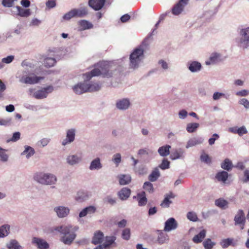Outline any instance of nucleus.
<instances>
[{"label": "nucleus", "mask_w": 249, "mask_h": 249, "mask_svg": "<svg viewBox=\"0 0 249 249\" xmlns=\"http://www.w3.org/2000/svg\"><path fill=\"white\" fill-rule=\"evenodd\" d=\"M233 240L232 238L224 239L221 240L220 245L223 249H226L231 245L234 246L235 244L232 243Z\"/></svg>", "instance_id": "obj_38"}, {"label": "nucleus", "mask_w": 249, "mask_h": 249, "mask_svg": "<svg viewBox=\"0 0 249 249\" xmlns=\"http://www.w3.org/2000/svg\"><path fill=\"white\" fill-rule=\"evenodd\" d=\"M143 188L150 193H152L154 192L153 184L149 181H146L144 183Z\"/></svg>", "instance_id": "obj_48"}, {"label": "nucleus", "mask_w": 249, "mask_h": 249, "mask_svg": "<svg viewBox=\"0 0 249 249\" xmlns=\"http://www.w3.org/2000/svg\"><path fill=\"white\" fill-rule=\"evenodd\" d=\"M171 146L169 145L161 146L158 149V152L160 156H168L170 154Z\"/></svg>", "instance_id": "obj_34"}, {"label": "nucleus", "mask_w": 249, "mask_h": 249, "mask_svg": "<svg viewBox=\"0 0 249 249\" xmlns=\"http://www.w3.org/2000/svg\"><path fill=\"white\" fill-rule=\"evenodd\" d=\"M17 10V15L22 17H28L31 14L29 9H24L19 6L16 7Z\"/></svg>", "instance_id": "obj_28"}, {"label": "nucleus", "mask_w": 249, "mask_h": 249, "mask_svg": "<svg viewBox=\"0 0 249 249\" xmlns=\"http://www.w3.org/2000/svg\"><path fill=\"white\" fill-rule=\"evenodd\" d=\"M104 237V235L102 232L97 231L94 234L91 242L94 245L100 244L103 241Z\"/></svg>", "instance_id": "obj_21"}, {"label": "nucleus", "mask_w": 249, "mask_h": 249, "mask_svg": "<svg viewBox=\"0 0 249 249\" xmlns=\"http://www.w3.org/2000/svg\"><path fill=\"white\" fill-rule=\"evenodd\" d=\"M53 89L52 86H49L36 91L34 93V97L37 99H43L47 96L48 93L52 92Z\"/></svg>", "instance_id": "obj_7"}, {"label": "nucleus", "mask_w": 249, "mask_h": 249, "mask_svg": "<svg viewBox=\"0 0 249 249\" xmlns=\"http://www.w3.org/2000/svg\"><path fill=\"white\" fill-rule=\"evenodd\" d=\"M228 177L229 174L227 171H221L216 173L215 178L218 181L225 184L228 180Z\"/></svg>", "instance_id": "obj_16"}, {"label": "nucleus", "mask_w": 249, "mask_h": 249, "mask_svg": "<svg viewBox=\"0 0 249 249\" xmlns=\"http://www.w3.org/2000/svg\"><path fill=\"white\" fill-rule=\"evenodd\" d=\"M229 202L223 198H219L215 201V205L219 208L225 210L228 208Z\"/></svg>", "instance_id": "obj_31"}, {"label": "nucleus", "mask_w": 249, "mask_h": 249, "mask_svg": "<svg viewBox=\"0 0 249 249\" xmlns=\"http://www.w3.org/2000/svg\"><path fill=\"white\" fill-rule=\"evenodd\" d=\"M160 174L158 168H155L148 176V179L151 182L156 181L160 177Z\"/></svg>", "instance_id": "obj_30"}, {"label": "nucleus", "mask_w": 249, "mask_h": 249, "mask_svg": "<svg viewBox=\"0 0 249 249\" xmlns=\"http://www.w3.org/2000/svg\"><path fill=\"white\" fill-rule=\"evenodd\" d=\"M88 14V10L86 7H81L79 9L74 8L65 14L63 16V18L66 20H69L72 18L75 17H83Z\"/></svg>", "instance_id": "obj_5"}, {"label": "nucleus", "mask_w": 249, "mask_h": 249, "mask_svg": "<svg viewBox=\"0 0 249 249\" xmlns=\"http://www.w3.org/2000/svg\"><path fill=\"white\" fill-rule=\"evenodd\" d=\"M104 201L105 203L110 205H114L116 203V199L112 197L111 196H107L104 198Z\"/></svg>", "instance_id": "obj_52"}, {"label": "nucleus", "mask_w": 249, "mask_h": 249, "mask_svg": "<svg viewBox=\"0 0 249 249\" xmlns=\"http://www.w3.org/2000/svg\"><path fill=\"white\" fill-rule=\"evenodd\" d=\"M122 237L125 240H128L130 239V230L129 228H125L123 231Z\"/></svg>", "instance_id": "obj_50"}, {"label": "nucleus", "mask_w": 249, "mask_h": 249, "mask_svg": "<svg viewBox=\"0 0 249 249\" xmlns=\"http://www.w3.org/2000/svg\"><path fill=\"white\" fill-rule=\"evenodd\" d=\"M237 134L239 136H242L244 134L247 133V130L244 126H241L237 129Z\"/></svg>", "instance_id": "obj_57"}, {"label": "nucleus", "mask_w": 249, "mask_h": 249, "mask_svg": "<svg viewBox=\"0 0 249 249\" xmlns=\"http://www.w3.org/2000/svg\"><path fill=\"white\" fill-rule=\"evenodd\" d=\"M130 189L124 187L118 193V195L121 200H125L130 196Z\"/></svg>", "instance_id": "obj_20"}, {"label": "nucleus", "mask_w": 249, "mask_h": 249, "mask_svg": "<svg viewBox=\"0 0 249 249\" xmlns=\"http://www.w3.org/2000/svg\"><path fill=\"white\" fill-rule=\"evenodd\" d=\"M201 68V64L199 62L194 61L191 63L189 66V69L192 72H196L200 70Z\"/></svg>", "instance_id": "obj_42"}, {"label": "nucleus", "mask_w": 249, "mask_h": 249, "mask_svg": "<svg viewBox=\"0 0 249 249\" xmlns=\"http://www.w3.org/2000/svg\"><path fill=\"white\" fill-rule=\"evenodd\" d=\"M102 167V165L100 162V160L97 158L93 160L89 166V169L91 170H99Z\"/></svg>", "instance_id": "obj_29"}, {"label": "nucleus", "mask_w": 249, "mask_h": 249, "mask_svg": "<svg viewBox=\"0 0 249 249\" xmlns=\"http://www.w3.org/2000/svg\"><path fill=\"white\" fill-rule=\"evenodd\" d=\"M220 55L219 54L215 53H213L211 55L210 57V61L206 62V64L207 65H210L212 63H214L218 61V58H219Z\"/></svg>", "instance_id": "obj_46"}, {"label": "nucleus", "mask_w": 249, "mask_h": 249, "mask_svg": "<svg viewBox=\"0 0 249 249\" xmlns=\"http://www.w3.org/2000/svg\"><path fill=\"white\" fill-rule=\"evenodd\" d=\"M20 138V133L19 132H16L14 133L10 141L12 142H16L19 140Z\"/></svg>", "instance_id": "obj_58"}, {"label": "nucleus", "mask_w": 249, "mask_h": 249, "mask_svg": "<svg viewBox=\"0 0 249 249\" xmlns=\"http://www.w3.org/2000/svg\"><path fill=\"white\" fill-rule=\"evenodd\" d=\"M130 106L129 101L126 99H123L118 101L116 103V107L120 109H126Z\"/></svg>", "instance_id": "obj_27"}, {"label": "nucleus", "mask_w": 249, "mask_h": 249, "mask_svg": "<svg viewBox=\"0 0 249 249\" xmlns=\"http://www.w3.org/2000/svg\"><path fill=\"white\" fill-rule=\"evenodd\" d=\"M116 240V237L115 236H106V241L105 243L103 244L104 249H107L109 248L111 245H113L114 246L116 247V243H115Z\"/></svg>", "instance_id": "obj_26"}, {"label": "nucleus", "mask_w": 249, "mask_h": 249, "mask_svg": "<svg viewBox=\"0 0 249 249\" xmlns=\"http://www.w3.org/2000/svg\"><path fill=\"white\" fill-rule=\"evenodd\" d=\"M75 136V130L74 129H70L67 130L66 138L64 139L62 144L65 145L74 141Z\"/></svg>", "instance_id": "obj_13"}, {"label": "nucleus", "mask_w": 249, "mask_h": 249, "mask_svg": "<svg viewBox=\"0 0 249 249\" xmlns=\"http://www.w3.org/2000/svg\"><path fill=\"white\" fill-rule=\"evenodd\" d=\"M201 143H202V141L200 139L193 138L192 139H190L188 141L186 146V147L189 148L190 147H192L196 145L200 144Z\"/></svg>", "instance_id": "obj_37"}, {"label": "nucleus", "mask_w": 249, "mask_h": 249, "mask_svg": "<svg viewBox=\"0 0 249 249\" xmlns=\"http://www.w3.org/2000/svg\"><path fill=\"white\" fill-rule=\"evenodd\" d=\"M46 5L49 9L54 8L56 6L55 0H49L46 2Z\"/></svg>", "instance_id": "obj_56"}, {"label": "nucleus", "mask_w": 249, "mask_h": 249, "mask_svg": "<svg viewBox=\"0 0 249 249\" xmlns=\"http://www.w3.org/2000/svg\"><path fill=\"white\" fill-rule=\"evenodd\" d=\"M216 243L212 241L210 238H207L203 242V245L205 249H212Z\"/></svg>", "instance_id": "obj_43"}, {"label": "nucleus", "mask_w": 249, "mask_h": 249, "mask_svg": "<svg viewBox=\"0 0 249 249\" xmlns=\"http://www.w3.org/2000/svg\"><path fill=\"white\" fill-rule=\"evenodd\" d=\"M138 205L140 206H145L147 203V199L145 196V192H142L138 194Z\"/></svg>", "instance_id": "obj_33"}, {"label": "nucleus", "mask_w": 249, "mask_h": 249, "mask_svg": "<svg viewBox=\"0 0 249 249\" xmlns=\"http://www.w3.org/2000/svg\"><path fill=\"white\" fill-rule=\"evenodd\" d=\"M130 18V16L128 14H125L121 17L120 20L123 23L128 21Z\"/></svg>", "instance_id": "obj_64"}, {"label": "nucleus", "mask_w": 249, "mask_h": 249, "mask_svg": "<svg viewBox=\"0 0 249 249\" xmlns=\"http://www.w3.org/2000/svg\"><path fill=\"white\" fill-rule=\"evenodd\" d=\"M79 229L78 226L73 227L71 225H62L54 228V231L59 232L63 236L61 241L64 244L70 245L76 237L75 232Z\"/></svg>", "instance_id": "obj_2"}, {"label": "nucleus", "mask_w": 249, "mask_h": 249, "mask_svg": "<svg viewBox=\"0 0 249 249\" xmlns=\"http://www.w3.org/2000/svg\"><path fill=\"white\" fill-rule=\"evenodd\" d=\"M101 86L97 83L88 84V92H93L99 90Z\"/></svg>", "instance_id": "obj_44"}, {"label": "nucleus", "mask_w": 249, "mask_h": 249, "mask_svg": "<svg viewBox=\"0 0 249 249\" xmlns=\"http://www.w3.org/2000/svg\"><path fill=\"white\" fill-rule=\"evenodd\" d=\"M143 57V50L141 48L135 49L130 55V67L134 69L137 68L139 63Z\"/></svg>", "instance_id": "obj_4"}, {"label": "nucleus", "mask_w": 249, "mask_h": 249, "mask_svg": "<svg viewBox=\"0 0 249 249\" xmlns=\"http://www.w3.org/2000/svg\"><path fill=\"white\" fill-rule=\"evenodd\" d=\"M187 218L190 221L196 222L198 221V217L197 214L195 212H189L187 214Z\"/></svg>", "instance_id": "obj_49"}, {"label": "nucleus", "mask_w": 249, "mask_h": 249, "mask_svg": "<svg viewBox=\"0 0 249 249\" xmlns=\"http://www.w3.org/2000/svg\"><path fill=\"white\" fill-rule=\"evenodd\" d=\"M81 160L80 157H67V162L71 165L78 163Z\"/></svg>", "instance_id": "obj_39"}, {"label": "nucleus", "mask_w": 249, "mask_h": 249, "mask_svg": "<svg viewBox=\"0 0 249 249\" xmlns=\"http://www.w3.org/2000/svg\"><path fill=\"white\" fill-rule=\"evenodd\" d=\"M239 103L242 105L246 108H249V101L245 98L242 99L240 100Z\"/></svg>", "instance_id": "obj_60"}, {"label": "nucleus", "mask_w": 249, "mask_h": 249, "mask_svg": "<svg viewBox=\"0 0 249 249\" xmlns=\"http://www.w3.org/2000/svg\"><path fill=\"white\" fill-rule=\"evenodd\" d=\"M89 198V195L87 192L79 191L75 196V200L79 202H82L86 201Z\"/></svg>", "instance_id": "obj_23"}, {"label": "nucleus", "mask_w": 249, "mask_h": 249, "mask_svg": "<svg viewBox=\"0 0 249 249\" xmlns=\"http://www.w3.org/2000/svg\"><path fill=\"white\" fill-rule=\"evenodd\" d=\"M241 181L244 183L249 182V169L245 170L243 172V177L241 179Z\"/></svg>", "instance_id": "obj_51"}, {"label": "nucleus", "mask_w": 249, "mask_h": 249, "mask_svg": "<svg viewBox=\"0 0 249 249\" xmlns=\"http://www.w3.org/2000/svg\"><path fill=\"white\" fill-rule=\"evenodd\" d=\"M189 0H179V1L173 7L172 13L175 15H178L183 11L184 7L188 3Z\"/></svg>", "instance_id": "obj_11"}, {"label": "nucleus", "mask_w": 249, "mask_h": 249, "mask_svg": "<svg viewBox=\"0 0 249 249\" xmlns=\"http://www.w3.org/2000/svg\"><path fill=\"white\" fill-rule=\"evenodd\" d=\"M200 160L207 165H210L212 163V159L211 157H200Z\"/></svg>", "instance_id": "obj_55"}, {"label": "nucleus", "mask_w": 249, "mask_h": 249, "mask_svg": "<svg viewBox=\"0 0 249 249\" xmlns=\"http://www.w3.org/2000/svg\"><path fill=\"white\" fill-rule=\"evenodd\" d=\"M115 70L111 62L101 61L95 65V68L90 72L84 74L83 77L87 81L89 80L92 77L99 75L109 78L113 75Z\"/></svg>", "instance_id": "obj_1"}, {"label": "nucleus", "mask_w": 249, "mask_h": 249, "mask_svg": "<svg viewBox=\"0 0 249 249\" xmlns=\"http://www.w3.org/2000/svg\"><path fill=\"white\" fill-rule=\"evenodd\" d=\"M18 0H2V4L4 7H12L15 1Z\"/></svg>", "instance_id": "obj_54"}, {"label": "nucleus", "mask_w": 249, "mask_h": 249, "mask_svg": "<svg viewBox=\"0 0 249 249\" xmlns=\"http://www.w3.org/2000/svg\"><path fill=\"white\" fill-rule=\"evenodd\" d=\"M170 162L166 159H163L161 163L159 165V167L162 169L165 170L169 168Z\"/></svg>", "instance_id": "obj_53"}, {"label": "nucleus", "mask_w": 249, "mask_h": 249, "mask_svg": "<svg viewBox=\"0 0 249 249\" xmlns=\"http://www.w3.org/2000/svg\"><path fill=\"white\" fill-rule=\"evenodd\" d=\"M43 79V77L37 76L32 74L29 76L22 77L20 79V82L25 84H35L38 83L40 80Z\"/></svg>", "instance_id": "obj_9"}, {"label": "nucleus", "mask_w": 249, "mask_h": 249, "mask_svg": "<svg viewBox=\"0 0 249 249\" xmlns=\"http://www.w3.org/2000/svg\"><path fill=\"white\" fill-rule=\"evenodd\" d=\"M96 208L93 206H89L83 209L79 213V217L81 218L88 214L94 213L96 211Z\"/></svg>", "instance_id": "obj_22"}, {"label": "nucleus", "mask_w": 249, "mask_h": 249, "mask_svg": "<svg viewBox=\"0 0 249 249\" xmlns=\"http://www.w3.org/2000/svg\"><path fill=\"white\" fill-rule=\"evenodd\" d=\"M241 36L239 43L243 48L249 46V27L242 29L240 32Z\"/></svg>", "instance_id": "obj_6"}, {"label": "nucleus", "mask_w": 249, "mask_h": 249, "mask_svg": "<svg viewBox=\"0 0 249 249\" xmlns=\"http://www.w3.org/2000/svg\"><path fill=\"white\" fill-rule=\"evenodd\" d=\"M249 92L247 90L243 89L236 92V95L239 96H246L249 94Z\"/></svg>", "instance_id": "obj_63"}, {"label": "nucleus", "mask_w": 249, "mask_h": 249, "mask_svg": "<svg viewBox=\"0 0 249 249\" xmlns=\"http://www.w3.org/2000/svg\"><path fill=\"white\" fill-rule=\"evenodd\" d=\"M34 179L43 185H53L57 181L56 176L51 173L37 172L34 176Z\"/></svg>", "instance_id": "obj_3"}, {"label": "nucleus", "mask_w": 249, "mask_h": 249, "mask_svg": "<svg viewBox=\"0 0 249 249\" xmlns=\"http://www.w3.org/2000/svg\"><path fill=\"white\" fill-rule=\"evenodd\" d=\"M233 165L231 160L229 159H226L221 163V167L228 171H230L232 169Z\"/></svg>", "instance_id": "obj_32"}, {"label": "nucleus", "mask_w": 249, "mask_h": 249, "mask_svg": "<svg viewBox=\"0 0 249 249\" xmlns=\"http://www.w3.org/2000/svg\"><path fill=\"white\" fill-rule=\"evenodd\" d=\"M53 211L59 218H62L67 217L69 214L70 210L68 207L58 206L53 208Z\"/></svg>", "instance_id": "obj_8"}, {"label": "nucleus", "mask_w": 249, "mask_h": 249, "mask_svg": "<svg viewBox=\"0 0 249 249\" xmlns=\"http://www.w3.org/2000/svg\"><path fill=\"white\" fill-rule=\"evenodd\" d=\"M56 63L54 58L52 57H47L44 59V65L46 67H51L53 66Z\"/></svg>", "instance_id": "obj_45"}, {"label": "nucleus", "mask_w": 249, "mask_h": 249, "mask_svg": "<svg viewBox=\"0 0 249 249\" xmlns=\"http://www.w3.org/2000/svg\"><path fill=\"white\" fill-rule=\"evenodd\" d=\"M32 243L36 244L39 249H48L49 248V244L44 240L39 238L34 237Z\"/></svg>", "instance_id": "obj_14"}, {"label": "nucleus", "mask_w": 249, "mask_h": 249, "mask_svg": "<svg viewBox=\"0 0 249 249\" xmlns=\"http://www.w3.org/2000/svg\"><path fill=\"white\" fill-rule=\"evenodd\" d=\"M106 0H89V5L95 11L101 10L104 6Z\"/></svg>", "instance_id": "obj_12"}, {"label": "nucleus", "mask_w": 249, "mask_h": 249, "mask_svg": "<svg viewBox=\"0 0 249 249\" xmlns=\"http://www.w3.org/2000/svg\"><path fill=\"white\" fill-rule=\"evenodd\" d=\"M175 197V195L172 192L165 194L164 196V198L161 203L160 206L164 208L169 207L170 205L172 203V201L170 200V199L174 198Z\"/></svg>", "instance_id": "obj_18"}, {"label": "nucleus", "mask_w": 249, "mask_h": 249, "mask_svg": "<svg viewBox=\"0 0 249 249\" xmlns=\"http://www.w3.org/2000/svg\"><path fill=\"white\" fill-rule=\"evenodd\" d=\"M234 220L235 225H239V224H242L244 222H246L245 213L242 210H238L234 217Z\"/></svg>", "instance_id": "obj_19"}, {"label": "nucleus", "mask_w": 249, "mask_h": 249, "mask_svg": "<svg viewBox=\"0 0 249 249\" xmlns=\"http://www.w3.org/2000/svg\"><path fill=\"white\" fill-rule=\"evenodd\" d=\"M78 25L79 31L91 29L93 27V25L91 22L84 19L79 21Z\"/></svg>", "instance_id": "obj_17"}, {"label": "nucleus", "mask_w": 249, "mask_h": 249, "mask_svg": "<svg viewBox=\"0 0 249 249\" xmlns=\"http://www.w3.org/2000/svg\"><path fill=\"white\" fill-rule=\"evenodd\" d=\"M118 178L121 185L128 184L131 181V177L129 175L121 174L118 176Z\"/></svg>", "instance_id": "obj_24"}, {"label": "nucleus", "mask_w": 249, "mask_h": 249, "mask_svg": "<svg viewBox=\"0 0 249 249\" xmlns=\"http://www.w3.org/2000/svg\"><path fill=\"white\" fill-rule=\"evenodd\" d=\"M73 91L77 94L88 92V84L83 83L78 84L73 88Z\"/></svg>", "instance_id": "obj_15"}, {"label": "nucleus", "mask_w": 249, "mask_h": 249, "mask_svg": "<svg viewBox=\"0 0 249 249\" xmlns=\"http://www.w3.org/2000/svg\"><path fill=\"white\" fill-rule=\"evenodd\" d=\"M14 56L13 55H9L5 58H3L2 59V61L3 63H5L7 64L11 63L14 59Z\"/></svg>", "instance_id": "obj_62"}, {"label": "nucleus", "mask_w": 249, "mask_h": 249, "mask_svg": "<svg viewBox=\"0 0 249 249\" xmlns=\"http://www.w3.org/2000/svg\"><path fill=\"white\" fill-rule=\"evenodd\" d=\"M7 247L9 249H22V247L16 240H12L7 244Z\"/></svg>", "instance_id": "obj_41"}, {"label": "nucleus", "mask_w": 249, "mask_h": 249, "mask_svg": "<svg viewBox=\"0 0 249 249\" xmlns=\"http://www.w3.org/2000/svg\"><path fill=\"white\" fill-rule=\"evenodd\" d=\"M35 154V150L33 148L29 146H25V150L22 153V155H26V156H33Z\"/></svg>", "instance_id": "obj_47"}, {"label": "nucleus", "mask_w": 249, "mask_h": 249, "mask_svg": "<svg viewBox=\"0 0 249 249\" xmlns=\"http://www.w3.org/2000/svg\"><path fill=\"white\" fill-rule=\"evenodd\" d=\"M10 226L3 225L0 227V237H4L7 236L9 233Z\"/></svg>", "instance_id": "obj_36"}, {"label": "nucleus", "mask_w": 249, "mask_h": 249, "mask_svg": "<svg viewBox=\"0 0 249 249\" xmlns=\"http://www.w3.org/2000/svg\"><path fill=\"white\" fill-rule=\"evenodd\" d=\"M178 227V223L173 217L168 219L165 222L164 231H170L176 230Z\"/></svg>", "instance_id": "obj_10"}, {"label": "nucleus", "mask_w": 249, "mask_h": 249, "mask_svg": "<svg viewBox=\"0 0 249 249\" xmlns=\"http://www.w3.org/2000/svg\"><path fill=\"white\" fill-rule=\"evenodd\" d=\"M234 167L239 170H243L245 169V163L242 161H239L234 166Z\"/></svg>", "instance_id": "obj_59"}, {"label": "nucleus", "mask_w": 249, "mask_h": 249, "mask_svg": "<svg viewBox=\"0 0 249 249\" xmlns=\"http://www.w3.org/2000/svg\"><path fill=\"white\" fill-rule=\"evenodd\" d=\"M219 138V136L217 134H213L212 138L209 139V143L210 145H213L215 141Z\"/></svg>", "instance_id": "obj_61"}, {"label": "nucleus", "mask_w": 249, "mask_h": 249, "mask_svg": "<svg viewBox=\"0 0 249 249\" xmlns=\"http://www.w3.org/2000/svg\"><path fill=\"white\" fill-rule=\"evenodd\" d=\"M206 235V231L202 230L193 238L192 240L195 243H201L205 237Z\"/></svg>", "instance_id": "obj_25"}, {"label": "nucleus", "mask_w": 249, "mask_h": 249, "mask_svg": "<svg viewBox=\"0 0 249 249\" xmlns=\"http://www.w3.org/2000/svg\"><path fill=\"white\" fill-rule=\"evenodd\" d=\"M199 124L196 123H189L187 124L186 126V130L189 133H193L195 132L199 127Z\"/></svg>", "instance_id": "obj_40"}, {"label": "nucleus", "mask_w": 249, "mask_h": 249, "mask_svg": "<svg viewBox=\"0 0 249 249\" xmlns=\"http://www.w3.org/2000/svg\"><path fill=\"white\" fill-rule=\"evenodd\" d=\"M169 240L167 234L162 231H160L158 237V242L160 244L166 243Z\"/></svg>", "instance_id": "obj_35"}]
</instances>
